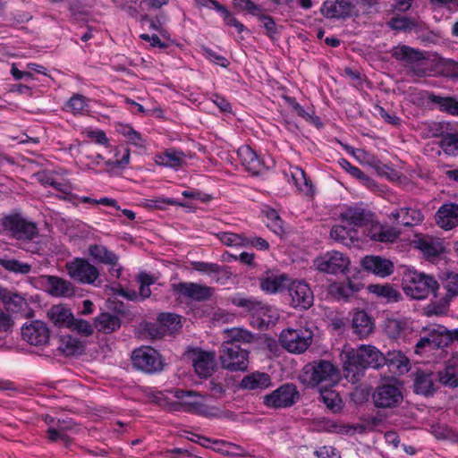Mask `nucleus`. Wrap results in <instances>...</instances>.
I'll return each mask as SVG.
<instances>
[{"label":"nucleus","instance_id":"bb28decb","mask_svg":"<svg viewBox=\"0 0 458 458\" xmlns=\"http://www.w3.org/2000/svg\"><path fill=\"white\" fill-rule=\"evenodd\" d=\"M271 385L272 379L267 373L255 371L242 377L240 387L245 390L259 392L268 388Z\"/></svg>","mask_w":458,"mask_h":458},{"label":"nucleus","instance_id":"f704fd0d","mask_svg":"<svg viewBox=\"0 0 458 458\" xmlns=\"http://www.w3.org/2000/svg\"><path fill=\"white\" fill-rule=\"evenodd\" d=\"M432 372L418 371L414 379V392L422 395H431L435 393Z\"/></svg>","mask_w":458,"mask_h":458},{"label":"nucleus","instance_id":"4468645a","mask_svg":"<svg viewBox=\"0 0 458 458\" xmlns=\"http://www.w3.org/2000/svg\"><path fill=\"white\" fill-rule=\"evenodd\" d=\"M286 289L291 297V305L294 309L308 310L313 305V292L306 282L290 281Z\"/></svg>","mask_w":458,"mask_h":458},{"label":"nucleus","instance_id":"dca6fc26","mask_svg":"<svg viewBox=\"0 0 458 458\" xmlns=\"http://www.w3.org/2000/svg\"><path fill=\"white\" fill-rule=\"evenodd\" d=\"M172 287L175 293L195 301H208L214 294L213 287L197 283L181 282Z\"/></svg>","mask_w":458,"mask_h":458},{"label":"nucleus","instance_id":"aec40b11","mask_svg":"<svg viewBox=\"0 0 458 458\" xmlns=\"http://www.w3.org/2000/svg\"><path fill=\"white\" fill-rule=\"evenodd\" d=\"M353 334L359 339L368 338L375 330L374 318L364 310H358L353 314L352 320Z\"/></svg>","mask_w":458,"mask_h":458},{"label":"nucleus","instance_id":"774afa93","mask_svg":"<svg viewBox=\"0 0 458 458\" xmlns=\"http://www.w3.org/2000/svg\"><path fill=\"white\" fill-rule=\"evenodd\" d=\"M146 332L151 337V339H161L165 335V329L159 324H147Z\"/></svg>","mask_w":458,"mask_h":458},{"label":"nucleus","instance_id":"ea45409f","mask_svg":"<svg viewBox=\"0 0 458 458\" xmlns=\"http://www.w3.org/2000/svg\"><path fill=\"white\" fill-rule=\"evenodd\" d=\"M369 291L379 297H384L387 301L396 302L401 299V293L390 284H370Z\"/></svg>","mask_w":458,"mask_h":458},{"label":"nucleus","instance_id":"b1692460","mask_svg":"<svg viewBox=\"0 0 458 458\" xmlns=\"http://www.w3.org/2000/svg\"><path fill=\"white\" fill-rule=\"evenodd\" d=\"M47 292L55 297H72L75 293L72 284L56 276H45Z\"/></svg>","mask_w":458,"mask_h":458},{"label":"nucleus","instance_id":"c9c22d12","mask_svg":"<svg viewBox=\"0 0 458 458\" xmlns=\"http://www.w3.org/2000/svg\"><path fill=\"white\" fill-rule=\"evenodd\" d=\"M120 327L121 320L114 314L104 312L95 318V327L104 334H111Z\"/></svg>","mask_w":458,"mask_h":458},{"label":"nucleus","instance_id":"a211bd4d","mask_svg":"<svg viewBox=\"0 0 458 458\" xmlns=\"http://www.w3.org/2000/svg\"><path fill=\"white\" fill-rule=\"evenodd\" d=\"M355 5L349 0L325 1L320 8L321 13L328 19H344L350 17Z\"/></svg>","mask_w":458,"mask_h":458},{"label":"nucleus","instance_id":"37998d69","mask_svg":"<svg viewBox=\"0 0 458 458\" xmlns=\"http://www.w3.org/2000/svg\"><path fill=\"white\" fill-rule=\"evenodd\" d=\"M0 266L6 271L14 274L27 275L31 270L30 264L15 259H0Z\"/></svg>","mask_w":458,"mask_h":458},{"label":"nucleus","instance_id":"58836bf2","mask_svg":"<svg viewBox=\"0 0 458 458\" xmlns=\"http://www.w3.org/2000/svg\"><path fill=\"white\" fill-rule=\"evenodd\" d=\"M449 123L444 122L423 123L421 130L424 138L444 137L448 130Z\"/></svg>","mask_w":458,"mask_h":458},{"label":"nucleus","instance_id":"603ef678","mask_svg":"<svg viewBox=\"0 0 458 458\" xmlns=\"http://www.w3.org/2000/svg\"><path fill=\"white\" fill-rule=\"evenodd\" d=\"M444 152L450 156L458 155V133H446L439 143Z\"/></svg>","mask_w":458,"mask_h":458},{"label":"nucleus","instance_id":"6e6552de","mask_svg":"<svg viewBox=\"0 0 458 458\" xmlns=\"http://www.w3.org/2000/svg\"><path fill=\"white\" fill-rule=\"evenodd\" d=\"M262 399L263 404L267 408H289L299 401L300 393L294 384L285 383L270 394L264 395Z\"/></svg>","mask_w":458,"mask_h":458},{"label":"nucleus","instance_id":"4be33fe9","mask_svg":"<svg viewBox=\"0 0 458 458\" xmlns=\"http://www.w3.org/2000/svg\"><path fill=\"white\" fill-rule=\"evenodd\" d=\"M192 364L196 373L200 377H210L216 367L215 353L213 352H194Z\"/></svg>","mask_w":458,"mask_h":458},{"label":"nucleus","instance_id":"a19ab883","mask_svg":"<svg viewBox=\"0 0 458 458\" xmlns=\"http://www.w3.org/2000/svg\"><path fill=\"white\" fill-rule=\"evenodd\" d=\"M2 301L6 309L12 312H20L28 306L27 301L22 296L7 290Z\"/></svg>","mask_w":458,"mask_h":458},{"label":"nucleus","instance_id":"f3484780","mask_svg":"<svg viewBox=\"0 0 458 458\" xmlns=\"http://www.w3.org/2000/svg\"><path fill=\"white\" fill-rule=\"evenodd\" d=\"M90 258L97 263L110 266L109 272L112 276L119 278L122 267L119 266V257L114 251L109 250L102 244H90L88 248Z\"/></svg>","mask_w":458,"mask_h":458},{"label":"nucleus","instance_id":"7c9ffc66","mask_svg":"<svg viewBox=\"0 0 458 458\" xmlns=\"http://www.w3.org/2000/svg\"><path fill=\"white\" fill-rule=\"evenodd\" d=\"M47 317L56 327L68 328L72 322L73 315L68 307L58 304L48 310Z\"/></svg>","mask_w":458,"mask_h":458},{"label":"nucleus","instance_id":"39448f33","mask_svg":"<svg viewBox=\"0 0 458 458\" xmlns=\"http://www.w3.org/2000/svg\"><path fill=\"white\" fill-rule=\"evenodd\" d=\"M223 369L230 371H245L249 366V352L242 346L223 343L219 349Z\"/></svg>","mask_w":458,"mask_h":458},{"label":"nucleus","instance_id":"13d9d810","mask_svg":"<svg viewBox=\"0 0 458 458\" xmlns=\"http://www.w3.org/2000/svg\"><path fill=\"white\" fill-rule=\"evenodd\" d=\"M340 165L352 176L360 180L365 185L369 187L374 185V182L367 174H365L360 168L352 165L351 163L346 159L342 158L340 161Z\"/></svg>","mask_w":458,"mask_h":458},{"label":"nucleus","instance_id":"49530a36","mask_svg":"<svg viewBox=\"0 0 458 458\" xmlns=\"http://www.w3.org/2000/svg\"><path fill=\"white\" fill-rule=\"evenodd\" d=\"M216 236L226 246L244 247L248 245V238L243 234L222 232L217 233Z\"/></svg>","mask_w":458,"mask_h":458},{"label":"nucleus","instance_id":"2eb2a0df","mask_svg":"<svg viewBox=\"0 0 458 458\" xmlns=\"http://www.w3.org/2000/svg\"><path fill=\"white\" fill-rule=\"evenodd\" d=\"M21 336L30 345L45 346L49 342L50 331L41 320H33L21 327Z\"/></svg>","mask_w":458,"mask_h":458},{"label":"nucleus","instance_id":"7ed1b4c3","mask_svg":"<svg viewBox=\"0 0 458 458\" xmlns=\"http://www.w3.org/2000/svg\"><path fill=\"white\" fill-rule=\"evenodd\" d=\"M402 284L406 295L415 300L425 299L430 293L436 295L439 288V284L434 276L415 270L404 273Z\"/></svg>","mask_w":458,"mask_h":458},{"label":"nucleus","instance_id":"338daca9","mask_svg":"<svg viewBox=\"0 0 458 458\" xmlns=\"http://www.w3.org/2000/svg\"><path fill=\"white\" fill-rule=\"evenodd\" d=\"M149 203L147 204L148 207L157 208V209H163L164 204L173 205V206H181L184 207L185 205L180 201H177L173 199H151L148 200Z\"/></svg>","mask_w":458,"mask_h":458},{"label":"nucleus","instance_id":"2f4dec72","mask_svg":"<svg viewBox=\"0 0 458 458\" xmlns=\"http://www.w3.org/2000/svg\"><path fill=\"white\" fill-rule=\"evenodd\" d=\"M391 54L394 59L403 61L408 65H412L425 59L420 51L405 45L394 47Z\"/></svg>","mask_w":458,"mask_h":458},{"label":"nucleus","instance_id":"5fc2aeb1","mask_svg":"<svg viewBox=\"0 0 458 458\" xmlns=\"http://www.w3.org/2000/svg\"><path fill=\"white\" fill-rule=\"evenodd\" d=\"M402 214L403 216L402 219L400 220V224L404 226H412L420 223L423 219L422 214L417 209L403 208Z\"/></svg>","mask_w":458,"mask_h":458},{"label":"nucleus","instance_id":"393cba45","mask_svg":"<svg viewBox=\"0 0 458 458\" xmlns=\"http://www.w3.org/2000/svg\"><path fill=\"white\" fill-rule=\"evenodd\" d=\"M386 334L394 339L405 336L412 331V322L407 318H387L385 321Z\"/></svg>","mask_w":458,"mask_h":458},{"label":"nucleus","instance_id":"bf43d9fd","mask_svg":"<svg viewBox=\"0 0 458 458\" xmlns=\"http://www.w3.org/2000/svg\"><path fill=\"white\" fill-rule=\"evenodd\" d=\"M68 328L84 336L91 335L93 333V327L89 322L84 319L75 318L74 317Z\"/></svg>","mask_w":458,"mask_h":458},{"label":"nucleus","instance_id":"0e129e2a","mask_svg":"<svg viewBox=\"0 0 458 458\" xmlns=\"http://www.w3.org/2000/svg\"><path fill=\"white\" fill-rule=\"evenodd\" d=\"M47 437L50 442L61 440L66 446L72 442L71 437L67 434L61 432L56 427H51L47 430Z\"/></svg>","mask_w":458,"mask_h":458},{"label":"nucleus","instance_id":"412c9836","mask_svg":"<svg viewBox=\"0 0 458 458\" xmlns=\"http://www.w3.org/2000/svg\"><path fill=\"white\" fill-rule=\"evenodd\" d=\"M362 267L381 277L387 276L394 272V264L391 260L379 256H366L361 259Z\"/></svg>","mask_w":458,"mask_h":458},{"label":"nucleus","instance_id":"4d7b16f0","mask_svg":"<svg viewBox=\"0 0 458 458\" xmlns=\"http://www.w3.org/2000/svg\"><path fill=\"white\" fill-rule=\"evenodd\" d=\"M213 443L216 444V445H222L225 447H226L225 449L221 448V447L214 448V450L221 453L224 455H227V456H247L246 452L244 451V449L241 445H234V444H232V443H228V442H225V441H218V440H215Z\"/></svg>","mask_w":458,"mask_h":458},{"label":"nucleus","instance_id":"e2e57ef3","mask_svg":"<svg viewBox=\"0 0 458 458\" xmlns=\"http://www.w3.org/2000/svg\"><path fill=\"white\" fill-rule=\"evenodd\" d=\"M138 281L140 283V295L143 299L149 297L151 294L149 286L154 284V278L146 273H140Z\"/></svg>","mask_w":458,"mask_h":458},{"label":"nucleus","instance_id":"f03ea898","mask_svg":"<svg viewBox=\"0 0 458 458\" xmlns=\"http://www.w3.org/2000/svg\"><path fill=\"white\" fill-rule=\"evenodd\" d=\"M2 226L4 231L10 233L13 238L21 241L23 244H30L29 247H23L24 250L32 253L38 252V246L30 243L38 235L36 223L28 220L20 213H13L2 219Z\"/></svg>","mask_w":458,"mask_h":458},{"label":"nucleus","instance_id":"680f3d73","mask_svg":"<svg viewBox=\"0 0 458 458\" xmlns=\"http://www.w3.org/2000/svg\"><path fill=\"white\" fill-rule=\"evenodd\" d=\"M388 26L394 30H412L416 24L407 17H393L388 21Z\"/></svg>","mask_w":458,"mask_h":458},{"label":"nucleus","instance_id":"8fccbe9b","mask_svg":"<svg viewBox=\"0 0 458 458\" xmlns=\"http://www.w3.org/2000/svg\"><path fill=\"white\" fill-rule=\"evenodd\" d=\"M58 348L66 356H71L77 353H81L82 345L81 342L78 341L77 339L70 335H66L62 338L61 344Z\"/></svg>","mask_w":458,"mask_h":458},{"label":"nucleus","instance_id":"c756f323","mask_svg":"<svg viewBox=\"0 0 458 458\" xmlns=\"http://www.w3.org/2000/svg\"><path fill=\"white\" fill-rule=\"evenodd\" d=\"M366 235L374 242H394L399 237V232L380 224H372Z\"/></svg>","mask_w":458,"mask_h":458},{"label":"nucleus","instance_id":"5701e85b","mask_svg":"<svg viewBox=\"0 0 458 458\" xmlns=\"http://www.w3.org/2000/svg\"><path fill=\"white\" fill-rule=\"evenodd\" d=\"M437 225L445 230H451L458 225V204L442 205L436 214Z\"/></svg>","mask_w":458,"mask_h":458},{"label":"nucleus","instance_id":"864d4df0","mask_svg":"<svg viewBox=\"0 0 458 458\" xmlns=\"http://www.w3.org/2000/svg\"><path fill=\"white\" fill-rule=\"evenodd\" d=\"M266 216L270 221L267 224V226L273 231L276 234H283L284 233V222L278 213L270 208H267L265 211Z\"/></svg>","mask_w":458,"mask_h":458},{"label":"nucleus","instance_id":"4c0bfd02","mask_svg":"<svg viewBox=\"0 0 458 458\" xmlns=\"http://www.w3.org/2000/svg\"><path fill=\"white\" fill-rule=\"evenodd\" d=\"M226 340L224 343L241 346L242 344H250L254 340V335L248 330L242 328H231L225 331Z\"/></svg>","mask_w":458,"mask_h":458},{"label":"nucleus","instance_id":"f257e3e1","mask_svg":"<svg viewBox=\"0 0 458 458\" xmlns=\"http://www.w3.org/2000/svg\"><path fill=\"white\" fill-rule=\"evenodd\" d=\"M384 354L375 346L361 345L344 354V377L352 384L360 381L368 368L379 369L384 366Z\"/></svg>","mask_w":458,"mask_h":458},{"label":"nucleus","instance_id":"ddd939ff","mask_svg":"<svg viewBox=\"0 0 458 458\" xmlns=\"http://www.w3.org/2000/svg\"><path fill=\"white\" fill-rule=\"evenodd\" d=\"M233 7L239 11H246L250 14L257 16L263 23L266 34L269 38L274 39L275 36L278 34V26L274 18L270 15L264 14L260 5L256 4L251 0H233Z\"/></svg>","mask_w":458,"mask_h":458},{"label":"nucleus","instance_id":"20e7f679","mask_svg":"<svg viewBox=\"0 0 458 458\" xmlns=\"http://www.w3.org/2000/svg\"><path fill=\"white\" fill-rule=\"evenodd\" d=\"M337 367L326 360H316L303 368L305 380L311 386H318L323 382H333L338 378Z\"/></svg>","mask_w":458,"mask_h":458},{"label":"nucleus","instance_id":"a18cd8bd","mask_svg":"<svg viewBox=\"0 0 458 458\" xmlns=\"http://www.w3.org/2000/svg\"><path fill=\"white\" fill-rule=\"evenodd\" d=\"M442 284L446 291V299L451 301L453 298L458 296V273L453 271L446 272L442 280Z\"/></svg>","mask_w":458,"mask_h":458},{"label":"nucleus","instance_id":"e433bc0d","mask_svg":"<svg viewBox=\"0 0 458 458\" xmlns=\"http://www.w3.org/2000/svg\"><path fill=\"white\" fill-rule=\"evenodd\" d=\"M431 348L443 349L452 344L451 330L444 326L430 329Z\"/></svg>","mask_w":458,"mask_h":458},{"label":"nucleus","instance_id":"79ce46f5","mask_svg":"<svg viewBox=\"0 0 458 458\" xmlns=\"http://www.w3.org/2000/svg\"><path fill=\"white\" fill-rule=\"evenodd\" d=\"M191 265L193 268L199 272L206 274H222L226 278H230L232 276V273L226 267H221L216 263L194 261Z\"/></svg>","mask_w":458,"mask_h":458},{"label":"nucleus","instance_id":"de8ad7c7","mask_svg":"<svg viewBox=\"0 0 458 458\" xmlns=\"http://www.w3.org/2000/svg\"><path fill=\"white\" fill-rule=\"evenodd\" d=\"M355 231L348 229L344 225H334L330 231V236L335 241L349 246L352 242V233Z\"/></svg>","mask_w":458,"mask_h":458},{"label":"nucleus","instance_id":"473e14b6","mask_svg":"<svg viewBox=\"0 0 458 458\" xmlns=\"http://www.w3.org/2000/svg\"><path fill=\"white\" fill-rule=\"evenodd\" d=\"M384 357V365L396 369L399 374H403L410 369V360L401 351H389Z\"/></svg>","mask_w":458,"mask_h":458},{"label":"nucleus","instance_id":"6ab92c4d","mask_svg":"<svg viewBox=\"0 0 458 458\" xmlns=\"http://www.w3.org/2000/svg\"><path fill=\"white\" fill-rule=\"evenodd\" d=\"M438 381L444 386L455 388L458 386V352L445 361L444 368L437 372Z\"/></svg>","mask_w":458,"mask_h":458},{"label":"nucleus","instance_id":"052dcab7","mask_svg":"<svg viewBox=\"0 0 458 458\" xmlns=\"http://www.w3.org/2000/svg\"><path fill=\"white\" fill-rule=\"evenodd\" d=\"M67 108L74 114L81 113L87 106V98L81 94H74L66 104Z\"/></svg>","mask_w":458,"mask_h":458},{"label":"nucleus","instance_id":"a878e982","mask_svg":"<svg viewBox=\"0 0 458 458\" xmlns=\"http://www.w3.org/2000/svg\"><path fill=\"white\" fill-rule=\"evenodd\" d=\"M237 155L247 172L252 175H258L261 172L263 162L250 146L244 145L239 148Z\"/></svg>","mask_w":458,"mask_h":458},{"label":"nucleus","instance_id":"f8f14e48","mask_svg":"<svg viewBox=\"0 0 458 458\" xmlns=\"http://www.w3.org/2000/svg\"><path fill=\"white\" fill-rule=\"evenodd\" d=\"M65 267L69 276L81 284H91L99 276L98 267L85 259L76 258L66 263Z\"/></svg>","mask_w":458,"mask_h":458},{"label":"nucleus","instance_id":"6e6d98bb","mask_svg":"<svg viewBox=\"0 0 458 458\" xmlns=\"http://www.w3.org/2000/svg\"><path fill=\"white\" fill-rule=\"evenodd\" d=\"M182 154L174 151H166L164 154L157 157V163L161 165L177 167L182 165Z\"/></svg>","mask_w":458,"mask_h":458},{"label":"nucleus","instance_id":"72a5a7b5","mask_svg":"<svg viewBox=\"0 0 458 458\" xmlns=\"http://www.w3.org/2000/svg\"><path fill=\"white\" fill-rule=\"evenodd\" d=\"M428 101L435 104L439 111L458 116V100L455 98L441 97L434 93H429L428 95Z\"/></svg>","mask_w":458,"mask_h":458},{"label":"nucleus","instance_id":"1a4fd4ad","mask_svg":"<svg viewBox=\"0 0 458 458\" xmlns=\"http://www.w3.org/2000/svg\"><path fill=\"white\" fill-rule=\"evenodd\" d=\"M231 302L250 313L253 318H257L259 320V327L260 328L264 326L267 327L270 323V317L267 315L270 311V307L263 301L254 297L238 293L231 298Z\"/></svg>","mask_w":458,"mask_h":458},{"label":"nucleus","instance_id":"0eeeda50","mask_svg":"<svg viewBox=\"0 0 458 458\" xmlns=\"http://www.w3.org/2000/svg\"><path fill=\"white\" fill-rule=\"evenodd\" d=\"M133 368L148 374L160 372L164 369L161 355L157 350L149 346H141L131 353Z\"/></svg>","mask_w":458,"mask_h":458},{"label":"nucleus","instance_id":"3c124183","mask_svg":"<svg viewBox=\"0 0 458 458\" xmlns=\"http://www.w3.org/2000/svg\"><path fill=\"white\" fill-rule=\"evenodd\" d=\"M320 398L325 405L333 412H338L343 408L342 399L335 391L321 392Z\"/></svg>","mask_w":458,"mask_h":458},{"label":"nucleus","instance_id":"69168bd1","mask_svg":"<svg viewBox=\"0 0 458 458\" xmlns=\"http://www.w3.org/2000/svg\"><path fill=\"white\" fill-rule=\"evenodd\" d=\"M123 151V157L121 159L116 160H108L106 161L107 166H117V167H124L126 165H128L130 161V149L127 148H122L117 147L115 148V157H118V155L121 153V151Z\"/></svg>","mask_w":458,"mask_h":458},{"label":"nucleus","instance_id":"9d476101","mask_svg":"<svg viewBox=\"0 0 458 458\" xmlns=\"http://www.w3.org/2000/svg\"><path fill=\"white\" fill-rule=\"evenodd\" d=\"M374 405L381 409L398 407L403 400L401 386L397 383H383L377 386L373 394Z\"/></svg>","mask_w":458,"mask_h":458},{"label":"nucleus","instance_id":"09e8293b","mask_svg":"<svg viewBox=\"0 0 458 458\" xmlns=\"http://www.w3.org/2000/svg\"><path fill=\"white\" fill-rule=\"evenodd\" d=\"M157 321L165 331L174 332L182 327L181 317L174 313H161L157 317Z\"/></svg>","mask_w":458,"mask_h":458},{"label":"nucleus","instance_id":"c85d7f7f","mask_svg":"<svg viewBox=\"0 0 458 458\" xmlns=\"http://www.w3.org/2000/svg\"><path fill=\"white\" fill-rule=\"evenodd\" d=\"M290 278L285 274L267 275L259 278V285L262 291L267 293H275L287 288Z\"/></svg>","mask_w":458,"mask_h":458},{"label":"nucleus","instance_id":"c03bdc74","mask_svg":"<svg viewBox=\"0 0 458 458\" xmlns=\"http://www.w3.org/2000/svg\"><path fill=\"white\" fill-rule=\"evenodd\" d=\"M418 248L426 255L428 258H435L440 255L444 248L438 242H435L432 239H420L418 241Z\"/></svg>","mask_w":458,"mask_h":458},{"label":"nucleus","instance_id":"423d86ee","mask_svg":"<svg viewBox=\"0 0 458 458\" xmlns=\"http://www.w3.org/2000/svg\"><path fill=\"white\" fill-rule=\"evenodd\" d=\"M313 332L305 327L284 329L279 335L281 345L292 353H302L311 344Z\"/></svg>","mask_w":458,"mask_h":458},{"label":"nucleus","instance_id":"9b49d317","mask_svg":"<svg viewBox=\"0 0 458 458\" xmlns=\"http://www.w3.org/2000/svg\"><path fill=\"white\" fill-rule=\"evenodd\" d=\"M314 265L320 272L338 275L344 273L348 269L350 260L344 253L332 250L316 258Z\"/></svg>","mask_w":458,"mask_h":458},{"label":"nucleus","instance_id":"cd10ccee","mask_svg":"<svg viewBox=\"0 0 458 458\" xmlns=\"http://www.w3.org/2000/svg\"><path fill=\"white\" fill-rule=\"evenodd\" d=\"M340 218L354 226H366L372 221V214L359 207H350L340 214Z\"/></svg>","mask_w":458,"mask_h":458}]
</instances>
